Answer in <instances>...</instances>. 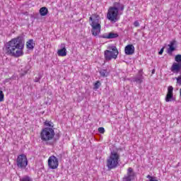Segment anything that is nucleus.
Instances as JSON below:
<instances>
[{
  "label": "nucleus",
  "instance_id": "1",
  "mask_svg": "<svg viewBox=\"0 0 181 181\" xmlns=\"http://www.w3.org/2000/svg\"><path fill=\"white\" fill-rule=\"evenodd\" d=\"M23 49H25V39L23 36L19 35L6 42L4 51L7 56L21 57L23 54Z\"/></svg>",
  "mask_w": 181,
  "mask_h": 181
},
{
  "label": "nucleus",
  "instance_id": "2",
  "mask_svg": "<svg viewBox=\"0 0 181 181\" xmlns=\"http://www.w3.org/2000/svg\"><path fill=\"white\" fill-rule=\"evenodd\" d=\"M124 9H125V6L123 4L119 1H115L113 6L108 8L107 19L110 22H114V23L118 22L119 21V17L118 16L119 12H124Z\"/></svg>",
  "mask_w": 181,
  "mask_h": 181
},
{
  "label": "nucleus",
  "instance_id": "3",
  "mask_svg": "<svg viewBox=\"0 0 181 181\" xmlns=\"http://www.w3.org/2000/svg\"><path fill=\"white\" fill-rule=\"evenodd\" d=\"M119 158L120 156L117 149L113 150L110 152V154L106 160V166L108 170L118 168V165L119 164Z\"/></svg>",
  "mask_w": 181,
  "mask_h": 181
},
{
  "label": "nucleus",
  "instance_id": "4",
  "mask_svg": "<svg viewBox=\"0 0 181 181\" xmlns=\"http://www.w3.org/2000/svg\"><path fill=\"white\" fill-rule=\"evenodd\" d=\"M56 133H54V129L51 127H45L42 129L40 136L42 142H46V145H53L54 143L52 141L54 138Z\"/></svg>",
  "mask_w": 181,
  "mask_h": 181
},
{
  "label": "nucleus",
  "instance_id": "5",
  "mask_svg": "<svg viewBox=\"0 0 181 181\" xmlns=\"http://www.w3.org/2000/svg\"><path fill=\"white\" fill-rule=\"evenodd\" d=\"M109 49H106L104 52V56L106 62H110L112 59L118 57L119 52L115 45H110L108 47Z\"/></svg>",
  "mask_w": 181,
  "mask_h": 181
},
{
  "label": "nucleus",
  "instance_id": "6",
  "mask_svg": "<svg viewBox=\"0 0 181 181\" xmlns=\"http://www.w3.org/2000/svg\"><path fill=\"white\" fill-rule=\"evenodd\" d=\"M89 21H91L90 26H92V35L97 36L101 32V25L100 24V20L98 18L93 19V17L89 18Z\"/></svg>",
  "mask_w": 181,
  "mask_h": 181
},
{
  "label": "nucleus",
  "instance_id": "7",
  "mask_svg": "<svg viewBox=\"0 0 181 181\" xmlns=\"http://www.w3.org/2000/svg\"><path fill=\"white\" fill-rule=\"evenodd\" d=\"M175 62L171 66L170 71L174 74H178L181 71V54H177L175 57Z\"/></svg>",
  "mask_w": 181,
  "mask_h": 181
},
{
  "label": "nucleus",
  "instance_id": "8",
  "mask_svg": "<svg viewBox=\"0 0 181 181\" xmlns=\"http://www.w3.org/2000/svg\"><path fill=\"white\" fill-rule=\"evenodd\" d=\"M16 163L19 169H26V166H28V158L25 154L19 155L16 159Z\"/></svg>",
  "mask_w": 181,
  "mask_h": 181
},
{
  "label": "nucleus",
  "instance_id": "9",
  "mask_svg": "<svg viewBox=\"0 0 181 181\" xmlns=\"http://www.w3.org/2000/svg\"><path fill=\"white\" fill-rule=\"evenodd\" d=\"M48 166L49 169H57L59 168V159L52 156L48 158Z\"/></svg>",
  "mask_w": 181,
  "mask_h": 181
},
{
  "label": "nucleus",
  "instance_id": "10",
  "mask_svg": "<svg viewBox=\"0 0 181 181\" xmlns=\"http://www.w3.org/2000/svg\"><path fill=\"white\" fill-rule=\"evenodd\" d=\"M168 46V48L167 49V53L169 56H172V54H173V52H175L177 48V41H176V40H173L170 42V44Z\"/></svg>",
  "mask_w": 181,
  "mask_h": 181
},
{
  "label": "nucleus",
  "instance_id": "11",
  "mask_svg": "<svg viewBox=\"0 0 181 181\" xmlns=\"http://www.w3.org/2000/svg\"><path fill=\"white\" fill-rule=\"evenodd\" d=\"M134 177H135V172L132 168H129L127 175L122 178V181H132Z\"/></svg>",
  "mask_w": 181,
  "mask_h": 181
},
{
  "label": "nucleus",
  "instance_id": "12",
  "mask_svg": "<svg viewBox=\"0 0 181 181\" xmlns=\"http://www.w3.org/2000/svg\"><path fill=\"white\" fill-rule=\"evenodd\" d=\"M124 53L127 56H131L135 53V47L132 45H128L124 47Z\"/></svg>",
  "mask_w": 181,
  "mask_h": 181
},
{
  "label": "nucleus",
  "instance_id": "13",
  "mask_svg": "<svg viewBox=\"0 0 181 181\" xmlns=\"http://www.w3.org/2000/svg\"><path fill=\"white\" fill-rule=\"evenodd\" d=\"M132 82L136 83V84H142L144 83V75L137 74L134 77H132Z\"/></svg>",
  "mask_w": 181,
  "mask_h": 181
},
{
  "label": "nucleus",
  "instance_id": "14",
  "mask_svg": "<svg viewBox=\"0 0 181 181\" xmlns=\"http://www.w3.org/2000/svg\"><path fill=\"white\" fill-rule=\"evenodd\" d=\"M36 44L35 43L33 39L28 40L26 42V47L28 49V50H33Z\"/></svg>",
  "mask_w": 181,
  "mask_h": 181
},
{
  "label": "nucleus",
  "instance_id": "15",
  "mask_svg": "<svg viewBox=\"0 0 181 181\" xmlns=\"http://www.w3.org/2000/svg\"><path fill=\"white\" fill-rule=\"evenodd\" d=\"M49 13V10L47 7H42L40 8V15L41 16H46Z\"/></svg>",
  "mask_w": 181,
  "mask_h": 181
},
{
  "label": "nucleus",
  "instance_id": "16",
  "mask_svg": "<svg viewBox=\"0 0 181 181\" xmlns=\"http://www.w3.org/2000/svg\"><path fill=\"white\" fill-rule=\"evenodd\" d=\"M57 54L61 57H64L65 56H67V49H59L57 51Z\"/></svg>",
  "mask_w": 181,
  "mask_h": 181
},
{
  "label": "nucleus",
  "instance_id": "17",
  "mask_svg": "<svg viewBox=\"0 0 181 181\" xmlns=\"http://www.w3.org/2000/svg\"><path fill=\"white\" fill-rule=\"evenodd\" d=\"M99 73H100V75L101 76V77H108V76L110 74L107 69H100L99 71Z\"/></svg>",
  "mask_w": 181,
  "mask_h": 181
},
{
  "label": "nucleus",
  "instance_id": "18",
  "mask_svg": "<svg viewBox=\"0 0 181 181\" xmlns=\"http://www.w3.org/2000/svg\"><path fill=\"white\" fill-rule=\"evenodd\" d=\"M119 36L118 33L111 32L107 34V39H117Z\"/></svg>",
  "mask_w": 181,
  "mask_h": 181
},
{
  "label": "nucleus",
  "instance_id": "19",
  "mask_svg": "<svg viewBox=\"0 0 181 181\" xmlns=\"http://www.w3.org/2000/svg\"><path fill=\"white\" fill-rule=\"evenodd\" d=\"M173 94L167 93L165 96V101L166 103H170V101H173Z\"/></svg>",
  "mask_w": 181,
  "mask_h": 181
},
{
  "label": "nucleus",
  "instance_id": "20",
  "mask_svg": "<svg viewBox=\"0 0 181 181\" xmlns=\"http://www.w3.org/2000/svg\"><path fill=\"white\" fill-rule=\"evenodd\" d=\"M44 125L45 127H49V128H53V127H54V124H53L52 121L49 120H45V122H44Z\"/></svg>",
  "mask_w": 181,
  "mask_h": 181
},
{
  "label": "nucleus",
  "instance_id": "21",
  "mask_svg": "<svg viewBox=\"0 0 181 181\" xmlns=\"http://www.w3.org/2000/svg\"><path fill=\"white\" fill-rule=\"evenodd\" d=\"M101 87V81H96L95 83H93V90H98Z\"/></svg>",
  "mask_w": 181,
  "mask_h": 181
},
{
  "label": "nucleus",
  "instance_id": "22",
  "mask_svg": "<svg viewBox=\"0 0 181 181\" xmlns=\"http://www.w3.org/2000/svg\"><path fill=\"white\" fill-rule=\"evenodd\" d=\"M20 181H33V180L30 177L25 175L23 178L20 179Z\"/></svg>",
  "mask_w": 181,
  "mask_h": 181
},
{
  "label": "nucleus",
  "instance_id": "23",
  "mask_svg": "<svg viewBox=\"0 0 181 181\" xmlns=\"http://www.w3.org/2000/svg\"><path fill=\"white\" fill-rule=\"evenodd\" d=\"M167 94H173V86H170L168 87Z\"/></svg>",
  "mask_w": 181,
  "mask_h": 181
},
{
  "label": "nucleus",
  "instance_id": "24",
  "mask_svg": "<svg viewBox=\"0 0 181 181\" xmlns=\"http://www.w3.org/2000/svg\"><path fill=\"white\" fill-rule=\"evenodd\" d=\"M175 78L177 80V84H178V86H181V74Z\"/></svg>",
  "mask_w": 181,
  "mask_h": 181
},
{
  "label": "nucleus",
  "instance_id": "25",
  "mask_svg": "<svg viewBox=\"0 0 181 181\" xmlns=\"http://www.w3.org/2000/svg\"><path fill=\"white\" fill-rule=\"evenodd\" d=\"M4 97L5 95H4V92L2 90H0V103H2V101H4Z\"/></svg>",
  "mask_w": 181,
  "mask_h": 181
},
{
  "label": "nucleus",
  "instance_id": "26",
  "mask_svg": "<svg viewBox=\"0 0 181 181\" xmlns=\"http://www.w3.org/2000/svg\"><path fill=\"white\" fill-rule=\"evenodd\" d=\"M41 78H42V76H40V74H39L37 77L35 78L34 82L35 83H39L40 81Z\"/></svg>",
  "mask_w": 181,
  "mask_h": 181
},
{
  "label": "nucleus",
  "instance_id": "27",
  "mask_svg": "<svg viewBox=\"0 0 181 181\" xmlns=\"http://www.w3.org/2000/svg\"><path fill=\"white\" fill-rule=\"evenodd\" d=\"M100 39H108V34H103L102 35H99Z\"/></svg>",
  "mask_w": 181,
  "mask_h": 181
},
{
  "label": "nucleus",
  "instance_id": "28",
  "mask_svg": "<svg viewBox=\"0 0 181 181\" xmlns=\"http://www.w3.org/2000/svg\"><path fill=\"white\" fill-rule=\"evenodd\" d=\"M98 132L100 134H104V132H105V129H104V127H99Z\"/></svg>",
  "mask_w": 181,
  "mask_h": 181
},
{
  "label": "nucleus",
  "instance_id": "29",
  "mask_svg": "<svg viewBox=\"0 0 181 181\" xmlns=\"http://www.w3.org/2000/svg\"><path fill=\"white\" fill-rule=\"evenodd\" d=\"M28 74V70H25L23 72L20 74L21 77H23L24 76H26Z\"/></svg>",
  "mask_w": 181,
  "mask_h": 181
},
{
  "label": "nucleus",
  "instance_id": "30",
  "mask_svg": "<svg viewBox=\"0 0 181 181\" xmlns=\"http://www.w3.org/2000/svg\"><path fill=\"white\" fill-rule=\"evenodd\" d=\"M60 49H64V50H67V49H66V44L62 43L61 45H60Z\"/></svg>",
  "mask_w": 181,
  "mask_h": 181
},
{
  "label": "nucleus",
  "instance_id": "31",
  "mask_svg": "<svg viewBox=\"0 0 181 181\" xmlns=\"http://www.w3.org/2000/svg\"><path fill=\"white\" fill-rule=\"evenodd\" d=\"M147 179H149L150 180H154L155 179H156V177H152L150 175L146 176Z\"/></svg>",
  "mask_w": 181,
  "mask_h": 181
},
{
  "label": "nucleus",
  "instance_id": "32",
  "mask_svg": "<svg viewBox=\"0 0 181 181\" xmlns=\"http://www.w3.org/2000/svg\"><path fill=\"white\" fill-rule=\"evenodd\" d=\"M134 26L135 28H139V21H134Z\"/></svg>",
  "mask_w": 181,
  "mask_h": 181
},
{
  "label": "nucleus",
  "instance_id": "33",
  "mask_svg": "<svg viewBox=\"0 0 181 181\" xmlns=\"http://www.w3.org/2000/svg\"><path fill=\"white\" fill-rule=\"evenodd\" d=\"M165 50V47H162L160 50L158 52V54H163V51Z\"/></svg>",
  "mask_w": 181,
  "mask_h": 181
},
{
  "label": "nucleus",
  "instance_id": "34",
  "mask_svg": "<svg viewBox=\"0 0 181 181\" xmlns=\"http://www.w3.org/2000/svg\"><path fill=\"white\" fill-rule=\"evenodd\" d=\"M60 139V134H56V137L54 138V141H59Z\"/></svg>",
  "mask_w": 181,
  "mask_h": 181
},
{
  "label": "nucleus",
  "instance_id": "35",
  "mask_svg": "<svg viewBox=\"0 0 181 181\" xmlns=\"http://www.w3.org/2000/svg\"><path fill=\"white\" fill-rule=\"evenodd\" d=\"M137 74H141V76H144V72H143V70L142 69H140L139 71V73Z\"/></svg>",
  "mask_w": 181,
  "mask_h": 181
},
{
  "label": "nucleus",
  "instance_id": "36",
  "mask_svg": "<svg viewBox=\"0 0 181 181\" xmlns=\"http://www.w3.org/2000/svg\"><path fill=\"white\" fill-rule=\"evenodd\" d=\"M9 81H11V78H6L5 81H4V83H9Z\"/></svg>",
  "mask_w": 181,
  "mask_h": 181
},
{
  "label": "nucleus",
  "instance_id": "37",
  "mask_svg": "<svg viewBox=\"0 0 181 181\" xmlns=\"http://www.w3.org/2000/svg\"><path fill=\"white\" fill-rule=\"evenodd\" d=\"M10 78L11 80H15V76H11Z\"/></svg>",
  "mask_w": 181,
  "mask_h": 181
},
{
  "label": "nucleus",
  "instance_id": "38",
  "mask_svg": "<svg viewBox=\"0 0 181 181\" xmlns=\"http://www.w3.org/2000/svg\"><path fill=\"white\" fill-rule=\"evenodd\" d=\"M148 181H158V179H154V180H149Z\"/></svg>",
  "mask_w": 181,
  "mask_h": 181
},
{
  "label": "nucleus",
  "instance_id": "39",
  "mask_svg": "<svg viewBox=\"0 0 181 181\" xmlns=\"http://www.w3.org/2000/svg\"><path fill=\"white\" fill-rule=\"evenodd\" d=\"M155 71H156L155 69H153L151 74H155Z\"/></svg>",
  "mask_w": 181,
  "mask_h": 181
},
{
  "label": "nucleus",
  "instance_id": "40",
  "mask_svg": "<svg viewBox=\"0 0 181 181\" xmlns=\"http://www.w3.org/2000/svg\"><path fill=\"white\" fill-rule=\"evenodd\" d=\"M180 95L181 97V88L180 89Z\"/></svg>",
  "mask_w": 181,
  "mask_h": 181
}]
</instances>
